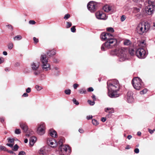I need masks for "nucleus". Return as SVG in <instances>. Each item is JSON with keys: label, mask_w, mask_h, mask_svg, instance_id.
Returning <instances> with one entry per match:
<instances>
[{"label": "nucleus", "mask_w": 155, "mask_h": 155, "mask_svg": "<svg viewBox=\"0 0 155 155\" xmlns=\"http://www.w3.org/2000/svg\"><path fill=\"white\" fill-rule=\"evenodd\" d=\"M4 61V59L0 57V64L2 63Z\"/></svg>", "instance_id": "58"}, {"label": "nucleus", "mask_w": 155, "mask_h": 155, "mask_svg": "<svg viewBox=\"0 0 155 155\" xmlns=\"http://www.w3.org/2000/svg\"><path fill=\"white\" fill-rule=\"evenodd\" d=\"M45 124L43 123H41L39 125L37 129V133L39 134L42 135L45 134Z\"/></svg>", "instance_id": "13"}, {"label": "nucleus", "mask_w": 155, "mask_h": 155, "mask_svg": "<svg viewBox=\"0 0 155 155\" xmlns=\"http://www.w3.org/2000/svg\"><path fill=\"white\" fill-rule=\"evenodd\" d=\"M132 84L134 89L140 90L143 87V82L138 77H135L132 81Z\"/></svg>", "instance_id": "3"}, {"label": "nucleus", "mask_w": 155, "mask_h": 155, "mask_svg": "<svg viewBox=\"0 0 155 155\" xmlns=\"http://www.w3.org/2000/svg\"><path fill=\"white\" fill-rule=\"evenodd\" d=\"M103 9L105 12H108L111 10V7L109 5H106L103 7Z\"/></svg>", "instance_id": "19"}, {"label": "nucleus", "mask_w": 155, "mask_h": 155, "mask_svg": "<svg viewBox=\"0 0 155 155\" xmlns=\"http://www.w3.org/2000/svg\"><path fill=\"white\" fill-rule=\"evenodd\" d=\"M49 134L53 137H57V134L56 132L54 129H51L49 130Z\"/></svg>", "instance_id": "17"}, {"label": "nucleus", "mask_w": 155, "mask_h": 155, "mask_svg": "<svg viewBox=\"0 0 155 155\" xmlns=\"http://www.w3.org/2000/svg\"><path fill=\"white\" fill-rule=\"evenodd\" d=\"M39 153L40 154H44V153L43 150L41 149L39 151Z\"/></svg>", "instance_id": "52"}, {"label": "nucleus", "mask_w": 155, "mask_h": 155, "mask_svg": "<svg viewBox=\"0 0 155 155\" xmlns=\"http://www.w3.org/2000/svg\"><path fill=\"white\" fill-rule=\"evenodd\" d=\"M105 111L108 112L110 114L114 112V110L113 109L109 108H106L104 109Z\"/></svg>", "instance_id": "21"}, {"label": "nucleus", "mask_w": 155, "mask_h": 155, "mask_svg": "<svg viewBox=\"0 0 155 155\" xmlns=\"http://www.w3.org/2000/svg\"><path fill=\"white\" fill-rule=\"evenodd\" d=\"M59 150L60 151V154L61 155L64 154L67 151L68 152H71L70 148L67 145L59 146Z\"/></svg>", "instance_id": "9"}, {"label": "nucleus", "mask_w": 155, "mask_h": 155, "mask_svg": "<svg viewBox=\"0 0 155 155\" xmlns=\"http://www.w3.org/2000/svg\"><path fill=\"white\" fill-rule=\"evenodd\" d=\"M48 144L52 147H56L58 145L57 142L54 139L49 140L47 141Z\"/></svg>", "instance_id": "16"}, {"label": "nucleus", "mask_w": 155, "mask_h": 155, "mask_svg": "<svg viewBox=\"0 0 155 155\" xmlns=\"http://www.w3.org/2000/svg\"><path fill=\"white\" fill-rule=\"evenodd\" d=\"M20 127L25 132L27 133V131H28L26 135V136L29 137L33 135L34 132L32 130H29L28 131V127L26 124L21 123L20 124Z\"/></svg>", "instance_id": "8"}, {"label": "nucleus", "mask_w": 155, "mask_h": 155, "mask_svg": "<svg viewBox=\"0 0 155 155\" xmlns=\"http://www.w3.org/2000/svg\"><path fill=\"white\" fill-rule=\"evenodd\" d=\"M148 130L150 134H152L154 132V131H155V129L151 130L150 129H148Z\"/></svg>", "instance_id": "51"}, {"label": "nucleus", "mask_w": 155, "mask_h": 155, "mask_svg": "<svg viewBox=\"0 0 155 155\" xmlns=\"http://www.w3.org/2000/svg\"><path fill=\"white\" fill-rule=\"evenodd\" d=\"M31 91V88L30 87H28L26 90L27 93H29Z\"/></svg>", "instance_id": "49"}, {"label": "nucleus", "mask_w": 155, "mask_h": 155, "mask_svg": "<svg viewBox=\"0 0 155 155\" xmlns=\"http://www.w3.org/2000/svg\"><path fill=\"white\" fill-rule=\"evenodd\" d=\"M55 51L54 50L51 51H49L47 52V54L50 57L52 56L55 54Z\"/></svg>", "instance_id": "20"}, {"label": "nucleus", "mask_w": 155, "mask_h": 155, "mask_svg": "<svg viewBox=\"0 0 155 155\" xmlns=\"http://www.w3.org/2000/svg\"><path fill=\"white\" fill-rule=\"evenodd\" d=\"M108 90H111L114 91H117L119 90L120 87L118 81L114 80L111 82L108 81L107 83Z\"/></svg>", "instance_id": "2"}, {"label": "nucleus", "mask_w": 155, "mask_h": 155, "mask_svg": "<svg viewBox=\"0 0 155 155\" xmlns=\"http://www.w3.org/2000/svg\"><path fill=\"white\" fill-rule=\"evenodd\" d=\"M70 17V15L68 14H66L64 17V18L65 19H67Z\"/></svg>", "instance_id": "37"}, {"label": "nucleus", "mask_w": 155, "mask_h": 155, "mask_svg": "<svg viewBox=\"0 0 155 155\" xmlns=\"http://www.w3.org/2000/svg\"><path fill=\"white\" fill-rule=\"evenodd\" d=\"M137 56L140 58H144L145 55V50L143 48L137 49L136 52Z\"/></svg>", "instance_id": "10"}, {"label": "nucleus", "mask_w": 155, "mask_h": 155, "mask_svg": "<svg viewBox=\"0 0 155 155\" xmlns=\"http://www.w3.org/2000/svg\"><path fill=\"white\" fill-rule=\"evenodd\" d=\"M134 99L133 96H128L127 97V101L128 102L131 103L133 101Z\"/></svg>", "instance_id": "23"}, {"label": "nucleus", "mask_w": 155, "mask_h": 155, "mask_svg": "<svg viewBox=\"0 0 155 155\" xmlns=\"http://www.w3.org/2000/svg\"><path fill=\"white\" fill-rule=\"evenodd\" d=\"M6 26H7L9 29H10L12 30L13 27H12V26L11 25H7Z\"/></svg>", "instance_id": "61"}, {"label": "nucleus", "mask_w": 155, "mask_h": 155, "mask_svg": "<svg viewBox=\"0 0 155 155\" xmlns=\"http://www.w3.org/2000/svg\"><path fill=\"white\" fill-rule=\"evenodd\" d=\"M73 101L76 105H78L79 104V102L75 98L73 99Z\"/></svg>", "instance_id": "42"}, {"label": "nucleus", "mask_w": 155, "mask_h": 155, "mask_svg": "<svg viewBox=\"0 0 155 155\" xmlns=\"http://www.w3.org/2000/svg\"><path fill=\"white\" fill-rule=\"evenodd\" d=\"M0 149H1L2 150L5 151V150H6V148H5V147L4 146H0Z\"/></svg>", "instance_id": "46"}, {"label": "nucleus", "mask_w": 155, "mask_h": 155, "mask_svg": "<svg viewBox=\"0 0 155 155\" xmlns=\"http://www.w3.org/2000/svg\"><path fill=\"white\" fill-rule=\"evenodd\" d=\"M95 15L97 18L99 19L105 20L107 18L105 14L102 12H97Z\"/></svg>", "instance_id": "14"}, {"label": "nucleus", "mask_w": 155, "mask_h": 155, "mask_svg": "<svg viewBox=\"0 0 155 155\" xmlns=\"http://www.w3.org/2000/svg\"><path fill=\"white\" fill-rule=\"evenodd\" d=\"M145 89H143V90L140 91V94H144L145 93Z\"/></svg>", "instance_id": "55"}, {"label": "nucleus", "mask_w": 155, "mask_h": 155, "mask_svg": "<svg viewBox=\"0 0 155 155\" xmlns=\"http://www.w3.org/2000/svg\"><path fill=\"white\" fill-rule=\"evenodd\" d=\"M64 141V140L63 139H60L59 141H58V144L59 146H61L63 145V142Z\"/></svg>", "instance_id": "32"}, {"label": "nucleus", "mask_w": 155, "mask_h": 155, "mask_svg": "<svg viewBox=\"0 0 155 155\" xmlns=\"http://www.w3.org/2000/svg\"><path fill=\"white\" fill-rule=\"evenodd\" d=\"M33 40L36 43H37L38 41V39L36 38L35 37H34L33 38Z\"/></svg>", "instance_id": "53"}, {"label": "nucleus", "mask_w": 155, "mask_h": 155, "mask_svg": "<svg viewBox=\"0 0 155 155\" xmlns=\"http://www.w3.org/2000/svg\"><path fill=\"white\" fill-rule=\"evenodd\" d=\"M150 24L148 23H146V32L150 30Z\"/></svg>", "instance_id": "25"}, {"label": "nucleus", "mask_w": 155, "mask_h": 155, "mask_svg": "<svg viewBox=\"0 0 155 155\" xmlns=\"http://www.w3.org/2000/svg\"><path fill=\"white\" fill-rule=\"evenodd\" d=\"M41 61L42 63V68L43 70L47 71L50 69V65L48 63V58L45 54H42L41 57Z\"/></svg>", "instance_id": "5"}, {"label": "nucleus", "mask_w": 155, "mask_h": 155, "mask_svg": "<svg viewBox=\"0 0 155 155\" xmlns=\"http://www.w3.org/2000/svg\"><path fill=\"white\" fill-rule=\"evenodd\" d=\"M133 93L131 91H128L127 94V97L128 96H132Z\"/></svg>", "instance_id": "34"}, {"label": "nucleus", "mask_w": 155, "mask_h": 155, "mask_svg": "<svg viewBox=\"0 0 155 155\" xmlns=\"http://www.w3.org/2000/svg\"><path fill=\"white\" fill-rule=\"evenodd\" d=\"M117 42L116 39L110 40V41H107L101 46V49L102 51H104L106 50V48H111L117 43Z\"/></svg>", "instance_id": "4"}, {"label": "nucleus", "mask_w": 155, "mask_h": 155, "mask_svg": "<svg viewBox=\"0 0 155 155\" xmlns=\"http://www.w3.org/2000/svg\"><path fill=\"white\" fill-rule=\"evenodd\" d=\"M78 85L77 84H75L73 85L74 88V89H76L77 88Z\"/></svg>", "instance_id": "59"}, {"label": "nucleus", "mask_w": 155, "mask_h": 155, "mask_svg": "<svg viewBox=\"0 0 155 155\" xmlns=\"http://www.w3.org/2000/svg\"><path fill=\"white\" fill-rule=\"evenodd\" d=\"M134 50L133 49H131L129 50V53L131 55H133L134 54Z\"/></svg>", "instance_id": "44"}, {"label": "nucleus", "mask_w": 155, "mask_h": 155, "mask_svg": "<svg viewBox=\"0 0 155 155\" xmlns=\"http://www.w3.org/2000/svg\"><path fill=\"white\" fill-rule=\"evenodd\" d=\"M67 25L66 26V28H69L72 25V23L71 22H67Z\"/></svg>", "instance_id": "33"}, {"label": "nucleus", "mask_w": 155, "mask_h": 155, "mask_svg": "<svg viewBox=\"0 0 155 155\" xmlns=\"http://www.w3.org/2000/svg\"><path fill=\"white\" fill-rule=\"evenodd\" d=\"M134 152L135 153H138L139 152V149L137 148H136L134 150Z\"/></svg>", "instance_id": "54"}, {"label": "nucleus", "mask_w": 155, "mask_h": 155, "mask_svg": "<svg viewBox=\"0 0 155 155\" xmlns=\"http://www.w3.org/2000/svg\"><path fill=\"white\" fill-rule=\"evenodd\" d=\"M35 88L36 90L38 91H40L43 88L42 87L38 85H36Z\"/></svg>", "instance_id": "30"}, {"label": "nucleus", "mask_w": 155, "mask_h": 155, "mask_svg": "<svg viewBox=\"0 0 155 155\" xmlns=\"http://www.w3.org/2000/svg\"><path fill=\"white\" fill-rule=\"evenodd\" d=\"M21 130L20 129H16L15 130V133L16 134H19L21 133Z\"/></svg>", "instance_id": "41"}, {"label": "nucleus", "mask_w": 155, "mask_h": 155, "mask_svg": "<svg viewBox=\"0 0 155 155\" xmlns=\"http://www.w3.org/2000/svg\"><path fill=\"white\" fill-rule=\"evenodd\" d=\"M87 91L89 92H91L94 91V89L92 87H90L87 89Z\"/></svg>", "instance_id": "50"}, {"label": "nucleus", "mask_w": 155, "mask_h": 155, "mask_svg": "<svg viewBox=\"0 0 155 155\" xmlns=\"http://www.w3.org/2000/svg\"><path fill=\"white\" fill-rule=\"evenodd\" d=\"M91 97L94 101H95L96 100L95 96L94 95H93L92 96H91Z\"/></svg>", "instance_id": "64"}, {"label": "nucleus", "mask_w": 155, "mask_h": 155, "mask_svg": "<svg viewBox=\"0 0 155 155\" xmlns=\"http://www.w3.org/2000/svg\"><path fill=\"white\" fill-rule=\"evenodd\" d=\"M8 48L9 50L12 49L13 47V44L12 42L9 43L8 45Z\"/></svg>", "instance_id": "27"}, {"label": "nucleus", "mask_w": 155, "mask_h": 155, "mask_svg": "<svg viewBox=\"0 0 155 155\" xmlns=\"http://www.w3.org/2000/svg\"><path fill=\"white\" fill-rule=\"evenodd\" d=\"M28 96V94L27 93H24L22 95V96L24 97H27Z\"/></svg>", "instance_id": "60"}, {"label": "nucleus", "mask_w": 155, "mask_h": 155, "mask_svg": "<svg viewBox=\"0 0 155 155\" xmlns=\"http://www.w3.org/2000/svg\"><path fill=\"white\" fill-rule=\"evenodd\" d=\"M75 26H74L72 27L71 28V31L73 32H75L76 31Z\"/></svg>", "instance_id": "40"}, {"label": "nucleus", "mask_w": 155, "mask_h": 155, "mask_svg": "<svg viewBox=\"0 0 155 155\" xmlns=\"http://www.w3.org/2000/svg\"><path fill=\"white\" fill-rule=\"evenodd\" d=\"M87 7L91 12H93L96 11V3L95 2L91 1L87 5Z\"/></svg>", "instance_id": "12"}, {"label": "nucleus", "mask_w": 155, "mask_h": 155, "mask_svg": "<svg viewBox=\"0 0 155 155\" xmlns=\"http://www.w3.org/2000/svg\"><path fill=\"white\" fill-rule=\"evenodd\" d=\"M108 96L111 98H115L119 96V94L117 93V91L111 90H108Z\"/></svg>", "instance_id": "15"}, {"label": "nucleus", "mask_w": 155, "mask_h": 155, "mask_svg": "<svg viewBox=\"0 0 155 155\" xmlns=\"http://www.w3.org/2000/svg\"><path fill=\"white\" fill-rule=\"evenodd\" d=\"M107 31L110 32H114V29L111 27H109L107 28Z\"/></svg>", "instance_id": "31"}, {"label": "nucleus", "mask_w": 155, "mask_h": 155, "mask_svg": "<svg viewBox=\"0 0 155 155\" xmlns=\"http://www.w3.org/2000/svg\"><path fill=\"white\" fill-rule=\"evenodd\" d=\"M34 74L35 75H39L40 73V71H35L34 72Z\"/></svg>", "instance_id": "45"}, {"label": "nucleus", "mask_w": 155, "mask_h": 155, "mask_svg": "<svg viewBox=\"0 0 155 155\" xmlns=\"http://www.w3.org/2000/svg\"><path fill=\"white\" fill-rule=\"evenodd\" d=\"M79 131L81 133H83L84 132V130L82 129H79Z\"/></svg>", "instance_id": "63"}, {"label": "nucleus", "mask_w": 155, "mask_h": 155, "mask_svg": "<svg viewBox=\"0 0 155 155\" xmlns=\"http://www.w3.org/2000/svg\"><path fill=\"white\" fill-rule=\"evenodd\" d=\"M31 67L33 70H36L37 69L39 65L38 64H35V63H33L31 64Z\"/></svg>", "instance_id": "22"}, {"label": "nucleus", "mask_w": 155, "mask_h": 155, "mask_svg": "<svg viewBox=\"0 0 155 155\" xmlns=\"http://www.w3.org/2000/svg\"><path fill=\"white\" fill-rule=\"evenodd\" d=\"M106 118L105 117H102L101 118V120L103 122H104L106 121Z\"/></svg>", "instance_id": "62"}, {"label": "nucleus", "mask_w": 155, "mask_h": 155, "mask_svg": "<svg viewBox=\"0 0 155 155\" xmlns=\"http://www.w3.org/2000/svg\"><path fill=\"white\" fill-rule=\"evenodd\" d=\"M18 147H19L17 144H15L13 147V150L15 151H17L18 148Z\"/></svg>", "instance_id": "39"}, {"label": "nucleus", "mask_w": 155, "mask_h": 155, "mask_svg": "<svg viewBox=\"0 0 155 155\" xmlns=\"http://www.w3.org/2000/svg\"><path fill=\"white\" fill-rule=\"evenodd\" d=\"M125 50V48L122 47L120 48L115 50V52L117 56L119 57V60L120 61H123L126 59Z\"/></svg>", "instance_id": "1"}, {"label": "nucleus", "mask_w": 155, "mask_h": 155, "mask_svg": "<svg viewBox=\"0 0 155 155\" xmlns=\"http://www.w3.org/2000/svg\"><path fill=\"white\" fill-rule=\"evenodd\" d=\"M155 0H149L148 5L146 8V13L149 15H151L155 10V6L154 3Z\"/></svg>", "instance_id": "6"}, {"label": "nucleus", "mask_w": 155, "mask_h": 155, "mask_svg": "<svg viewBox=\"0 0 155 155\" xmlns=\"http://www.w3.org/2000/svg\"><path fill=\"white\" fill-rule=\"evenodd\" d=\"M8 142L12 143L14 142V139L13 138H11L10 137L8 138Z\"/></svg>", "instance_id": "38"}, {"label": "nucleus", "mask_w": 155, "mask_h": 155, "mask_svg": "<svg viewBox=\"0 0 155 155\" xmlns=\"http://www.w3.org/2000/svg\"><path fill=\"white\" fill-rule=\"evenodd\" d=\"M100 37L102 41H110V40L116 39L112 34L105 32L101 34Z\"/></svg>", "instance_id": "7"}, {"label": "nucleus", "mask_w": 155, "mask_h": 155, "mask_svg": "<svg viewBox=\"0 0 155 155\" xmlns=\"http://www.w3.org/2000/svg\"><path fill=\"white\" fill-rule=\"evenodd\" d=\"M36 140V138L34 136L31 137L29 140V144L31 146H33Z\"/></svg>", "instance_id": "18"}, {"label": "nucleus", "mask_w": 155, "mask_h": 155, "mask_svg": "<svg viewBox=\"0 0 155 155\" xmlns=\"http://www.w3.org/2000/svg\"><path fill=\"white\" fill-rule=\"evenodd\" d=\"M25 152L23 151H21L19 153L18 155H25Z\"/></svg>", "instance_id": "47"}, {"label": "nucleus", "mask_w": 155, "mask_h": 155, "mask_svg": "<svg viewBox=\"0 0 155 155\" xmlns=\"http://www.w3.org/2000/svg\"><path fill=\"white\" fill-rule=\"evenodd\" d=\"M14 145V143L11 144V143H7L6 145L9 146L10 147H13V145Z\"/></svg>", "instance_id": "57"}, {"label": "nucleus", "mask_w": 155, "mask_h": 155, "mask_svg": "<svg viewBox=\"0 0 155 155\" xmlns=\"http://www.w3.org/2000/svg\"><path fill=\"white\" fill-rule=\"evenodd\" d=\"M94 101H91L90 100H88L87 102L88 103L90 104V105H93L95 103V102H94Z\"/></svg>", "instance_id": "36"}, {"label": "nucleus", "mask_w": 155, "mask_h": 155, "mask_svg": "<svg viewBox=\"0 0 155 155\" xmlns=\"http://www.w3.org/2000/svg\"><path fill=\"white\" fill-rule=\"evenodd\" d=\"M71 91L70 89L65 90L64 91L65 93L67 95H69L71 94Z\"/></svg>", "instance_id": "35"}, {"label": "nucleus", "mask_w": 155, "mask_h": 155, "mask_svg": "<svg viewBox=\"0 0 155 155\" xmlns=\"http://www.w3.org/2000/svg\"><path fill=\"white\" fill-rule=\"evenodd\" d=\"M79 91L80 93V94H86V90L83 88H82L80 89L79 90Z\"/></svg>", "instance_id": "28"}, {"label": "nucleus", "mask_w": 155, "mask_h": 155, "mask_svg": "<svg viewBox=\"0 0 155 155\" xmlns=\"http://www.w3.org/2000/svg\"><path fill=\"white\" fill-rule=\"evenodd\" d=\"M92 123L93 125H97L98 124L97 121L95 119H93L92 120Z\"/></svg>", "instance_id": "29"}, {"label": "nucleus", "mask_w": 155, "mask_h": 155, "mask_svg": "<svg viewBox=\"0 0 155 155\" xmlns=\"http://www.w3.org/2000/svg\"><path fill=\"white\" fill-rule=\"evenodd\" d=\"M92 115H89L88 116H87V120H90L92 119Z\"/></svg>", "instance_id": "56"}, {"label": "nucleus", "mask_w": 155, "mask_h": 155, "mask_svg": "<svg viewBox=\"0 0 155 155\" xmlns=\"http://www.w3.org/2000/svg\"><path fill=\"white\" fill-rule=\"evenodd\" d=\"M22 37L20 35H18L14 38V40H20L22 39Z\"/></svg>", "instance_id": "24"}, {"label": "nucleus", "mask_w": 155, "mask_h": 155, "mask_svg": "<svg viewBox=\"0 0 155 155\" xmlns=\"http://www.w3.org/2000/svg\"><path fill=\"white\" fill-rule=\"evenodd\" d=\"M29 23L30 24L34 25L36 23L33 20H30L29 21Z\"/></svg>", "instance_id": "48"}, {"label": "nucleus", "mask_w": 155, "mask_h": 155, "mask_svg": "<svg viewBox=\"0 0 155 155\" xmlns=\"http://www.w3.org/2000/svg\"><path fill=\"white\" fill-rule=\"evenodd\" d=\"M145 30V23L143 24L142 23H140L137 27V32L140 34L142 35Z\"/></svg>", "instance_id": "11"}, {"label": "nucleus", "mask_w": 155, "mask_h": 155, "mask_svg": "<svg viewBox=\"0 0 155 155\" xmlns=\"http://www.w3.org/2000/svg\"><path fill=\"white\" fill-rule=\"evenodd\" d=\"M130 41L128 40H126L124 41V44L125 45H128L131 44Z\"/></svg>", "instance_id": "26"}, {"label": "nucleus", "mask_w": 155, "mask_h": 155, "mask_svg": "<svg viewBox=\"0 0 155 155\" xmlns=\"http://www.w3.org/2000/svg\"><path fill=\"white\" fill-rule=\"evenodd\" d=\"M126 19V17L124 15H123L121 16L120 18V20L121 21H123Z\"/></svg>", "instance_id": "43"}]
</instances>
